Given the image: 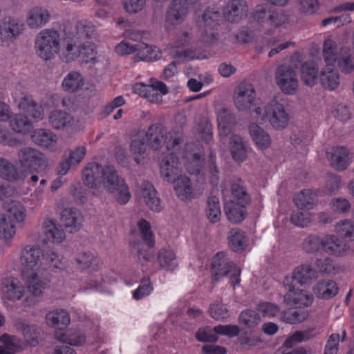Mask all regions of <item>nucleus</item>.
Listing matches in <instances>:
<instances>
[{
    "mask_svg": "<svg viewBox=\"0 0 354 354\" xmlns=\"http://www.w3.org/2000/svg\"><path fill=\"white\" fill-rule=\"evenodd\" d=\"M20 261L23 266L21 276L32 294L38 297L50 282L49 270H64L66 261L54 252L44 254L36 245H27L21 252Z\"/></svg>",
    "mask_w": 354,
    "mask_h": 354,
    "instance_id": "obj_1",
    "label": "nucleus"
},
{
    "mask_svg": "<svg viewBox=\"0 0 354 354\" xmlns=\"http://www.w3.org/2000/svg\"><path fill=\"white\" fill-rule=\"evenodd\" d=\"M82 180L89 187H97L102 184L109 192H117L115 198L120 204H126L131 198L128 185L112 165L102 167L99 163L90 162L82 171Z\"/></svg>",
    "mask_w": 354,
    "mask_h": 354,
    "instance_id": "obj_2",
    "label": "nucleus"
},
{
    "mask_svg": "<svg viewBox=\"0 0 354 354\" xmlns=\"http://www.w3.org/2000/svg\"><path fill=\"white\" fill-rule=\"evenodd\" d=\"M161 176L167 182L174 183V191L178 198L186 201L193 197V188L190 179L180 175L181 173L180 162L178 156L171 152L165 156L160 165Z\"/></svg>",
    "mask_w": 354,
    "mask_h": 354,
    "instance_id": "obj_3",
    "label": "nucleus"
},
{
    "mask_svg": "<svg viewBox=\"0 0 354 354\" xmlns=\"http://www.w3.org/2000/svg\"><path fill=\"white\" fill-rule=\"evenodd\" d=\"M46 319L48 326L57 329L55 337L58 341L70 346H80L85 342L86 337L79 330H64L71 322L70 315L66 310L60 309L50 311L46 315Z\"/></svg>",
    "mask_w": 354,
    "mask_h": 354,
    "instance_id": "obj_4",
    "label": "nucleus"
},
{
    "mask_svg": "<svg viewBox=\"0 0 354 354\" xmlns=\"http://www.w3.org/2000/svg\"><path fill=\"white\" fill-rule=\"evenodd\" d=\"M18 162L22 180L30 179L33 183L39 180L37 174L46 167L44 153L32 147H24L18 151Z\"/></svg>",
    "mask_w": 354,
    "mask_h": 354,
    "instance_id": "obj_5",
    "label": "nucleus"
},
{
    "mask_svg": "<svg viewBox=\"0 0 354 354\" xmlns=\"http://www.w3.org/2000/svg\"><path fill=\"white\" fill-rule=\"evenodd\" d=\"M76 28L77 32L73 37H66L63 41V46L59 48V58L65 63L76 60L81 55L82 39L88 38L92 27L87 21H79Z\"/></svg>",
    "mask_w": 354,
    "mask_h": 354,
    "instance_id": "obj_6",
    "label": "nucleus"
},
{
    "mask_svg": "<svg viewBox=\"0 0 354 354\" xmlns=\"http://www.w3.org/2000/svg\"><path fill=\"white\" fill-rule=\"evenodd\" d=\"M303 246L308 253H314L322 249L328 254L335 256H342L349 249L346 243L333 234L326 235L323 239L309 235L304 241Z\"/></svg>",
    "mask_w": 354,
    "mask_h": 354,
    "instance_id": "obj_7",
    "label": "nucleus"
},
{
    "mask_svg": "<svg viewBox=\"0 0 354 354\" xmlns=\"http://www.w3.org/2000/svg\"><path fill=\"white\" fill-rule=\"evenodd\" d=\"M137 225L142 241L131 242L132 252L137 253L140 261L150 262L154 259L152 250L155 245V238L151 224L146 219L142 218L138 222Z\"/></svg>",
    "mask_w": 354,
    "mask_h": 354,
    "instance_id": "obj_8",
    "label": "nucleus"
},
{
    "mask_svg": "<svg viewBox=\"0 0 354 354\" xmlns=\"http://www.w3.org/2000/svg\"><path fill=\"white\" fill-rule=\"evenodd\" d=\"M145 134L148 146L154 150H158L165 145L167 149L170 151L178 147L183 142L181 135L174 131L167 133L165 127L160 124L151 125Z\"/></svg>",
    "mask_w": 354,
    "mask_h": 354,
    "instance_id": "obj_9",
    "label": "nucleus"
},
{
    "mask_svg": "<svg viewBox=\"0 0 354 354\" xmlns=\"http://www.w3.org/2000/svg\"><path fill=\"white\" fill-rule=\"evenodd\" d=\"M257 119L263 121L268 120L274 129H282L286 128L289 122L288 114L286 112L283 106L272 100L266 106L261 107L259 105L252 109Z\"/></svg>",
    "mask_w": 354,
    "mask_h": 354,
    "instance_id": "obj_10",
    "label": "nucleus"
},
{
    "mask_svg": "<svg viewBox=\"0 0 354 354\" xmlns=\"http://www.w3.org/2000/svg\"><path fill=\"white\" fill-rule=\"evenodd\" d=\"M211 272L212 280L215 281L230 274V283L234 287L240 283V270L223 252H218L213 257L211 263Z\"/></svg>",
    "mask_w": 354,
    "mask_h": 354,
    "instance_id": "obj_11",
    "label": "nucleus"
},
{
    "mask_svg": "<svg viewBox=\"0 0 354 354\" xmlns=\"http://www.w3.org/2000/svg\"><path fill=\"white\" fill-rule=\"evenodd\" d=\"M59 34L53 30H41L35 40L37 54L44 60L54 58L59 52Z\"/></svg>",
    "mask_w": 354,
    "mask_h": 354,
    "instance_id": "obj_12",
    "label": "nucleus"
},
{
    "mask_svg": "<svg viewBox=\"0 0 354 354\" xmlns=\"http://www.w3.org/2000/svg\"><path fill=\"white\" fill-rule=\"evenodd\" d=\"M221 21V14L214 7L208 8L205 10L202 21L204 26L203 38L205 42L214 43L218 39L217 30Z\"/></svg>",
    "mask_w": 354,
    "mask_h": 354,
    "instance_id": "obj_13",
    "label": "nucleus"
},
{
    "mask_svg": "<svg viewBox=\"0 0 354 354\" xmlns=\"http://www.w3.org/2000/svg\"><path fill=\"white\" fill-rule=\"evenodd\" d=\"M283 284L288 288V292L283 297L287 305L295 306L297 308H304L312 304L313 295L306 290L295 288L293 284L290 283L289 277H285Z\"/></svg>",
    "mask_w": 354,
    "mask_h": 354,
    "instance_id": "obj_14",
    "label": "nucleus"
},
{
    "mask_svg": "<svg viewBox=\"0 0 354 354\" xmlns=\"http://www.w3.org/2000/svg\"><path fill=\"white\" fill-rule=\"evenodd\" d=\"M276 83L285 94L294 95L299 87L296 72L284 65L279 66L275 73Z\"/></svg>",
    "mask_w": 354,
    "mask_h": 354,
    "instance_id": "obj_15",
    "label": "nucleus"
},
{
    "mask_svg": "<svg viewBox=\"0 0 354 354\" xmlns=\"http://www.w3.org/2000/svg\"><path fill=\"white\" fill-rule=\"evenodd\" d=\"M234 104L239 110H246L257 107L254 104L256 92L252 84L247 82L240 83L234 91Z\"/></svg>",
    "mask_w": 354,
    "mask_h": 354,
    "instance_id": "obj_16",
    "label": "nucleus"
},
{
    "mask_svg": "<svg viewBox=\"0 0 354 354\" xmlns=\"http://www.w3.org/2000/svg\"><path fill=\"white\" fill-rule=\"evenodd\" d=\"M198 0H173L166 13V21L171 25L181 23L186 17L189 6Z\"/></svg>",
    "mask_w": 354,
    "mask_h": 354,
    "instance_id": "obj_17",
    "label": "nucleus"
},
{
    "mask_svg": "<svg viewBox=\"0 0 354 354\" xmlns=\"http://www.w3.org/2000/svg\"><path fill=\"white\" fill-rule=\"evenodd\" d=\"M24 24L19 19L6 17L0 21V43L17 38L21 34Z\"/></svg>",
    "mask_w": 354,
    "mask_h": 354,
    "instance_id": "obj_18",
    "label": "nucleus"
},
{
    "mask_svg": "<svg viewBox=\"0 0 354 354\" xmlns=\"http://www.w3.org/2000/svg\"><path fill=\"white\" fill-rule=\"evenodd\" d=\"M1 291L4 299L15 301L24 297L26 288L18 279L8 277L2 279Z\"/></svg>",
    "mask_w": 354,
    "mask_h": 354,
    "instance_id": "obj_19",
    "label": "nucleus"
},
{
    "mask_svg": "<svg viewBox=\"0 0 354 354\" xmlns=\"http://www.w3.org/2000/svg\"><path fill=\"white\" fill-rule=\"evenodd\" d=\"M328 159L333 168L337 171H344L351 161V155L344 147H336L328 153Z\"/></svg>",
    "mask_w": 354,
    "mask_h": 354,
    "instance_id": "obj_20",
    "label": "nucleus"
},
{
    "mask_svg": "<svg viewBox=\"0 0 354 354\" xmlns=\"http://www.w3.org/2000/svg\"><path fill=\"white\" fill-rule=\"evenodd\" d=\"M140 194L151 210L159 212L162 209L158 192L150 182L144 181L142 183Z\"/></svg>",
    "mask_w": 354,
    "mask_h": 354,
    "instance_id": "obj_21",
    "label": "nucleus"
},
{
    "mask_svg": "<svg viewBox=\"0 0 354 354\" xmlns=\"http://www.w3.org/2000/svg\"><path fill=\"white\" fill-rule=\"evenodd\" d=\"M248 12V5L245 0H230L223 9L225 19L230 22H236Z\"/></svg>",
    "mask_w": 354,
    "mask_h": 354,
    "instance_id": "obj_22",
    "label": "nucleus"
},
{
    "mask_svg": "<svg viewBox=\"0 0 354 354\" xmlns=\"http://www.w3.org/2000/svg\"><path fill=\"white\" fill-rule=\"evenodd\" d=\"M75 261L82 271L94 272L98 271L102 265L101 259L91 252H84L76 256Z\"/></svg>",
    "mask_w": 354,
    "mask_h": 354,
    "instance_id": "obj_23",
    "label": "nucleus"
},
{
    "mask_svg": "<svg viewBox=\"0 0 354 354\" xmlns=\"http://www.w3.org/2000/svg\"><path fill=\"white\" fill-rule=\"evenodd\" d=\"M249 204L229 201L224 205V212L227 219L232 223L242 222L247 214V206Z\"/></svg>",
    "mask_w": 354,
    "mask_h": 354,
    "instance_id": "obj_24",
    "label": "nucleus"
},
{
    "mask_svg": "<svg viewBox=\"0 0 354 354\" xmlns=\"http://www.w3.org/2000/svg\"><path fill=\"white\" fill-rule=\"evenodd\" d=\"M61 221L70 232H73L80 229L83 216L77 209L66 208L61 213Z\"/></svg>",
    "mask_w": 354,
    "mask_h": 354,
    "instance_id": "obj_25",
    "label": "nucleus"
},
{
    "mask_svg": "<svg viewBox=\"0 0 354 354\" xmlns=\"http://www.w3.org/2000/svg\"><path fill=\"white\" fill-rule=\"evenodd\" d=\"M318 277V272L313 269L310 266L303 264L297 266L292 275L290 278V283L293 284L297 281L299 284H306L312 282Z\"/></svg>",
    "mask_w": 354,
    "mask_h": 354,
    "instance_id": "obj_26",
    "label": "nucleus"
},
{
    "mask_svg": "<svg viewBox=\"0 0 354 354\" xmlns=\"http://www.w3.org/2000/svg\"><path fill=\"white\" fill-rule=\"evenodd\" d=\"M43 230L46 239L50 242L60 243L65 239L64 229L53 219L47 218L44 221Z\"/></svg>",
    "mask_w": 354,
    "mask_h": 354,
    "instance_id": "obj_27",
    "label": "nucleus"
},
{
    "mask_svg": "<svg viewBox=\"0 0 354 354\" xmlns=\"http://www.w3.org/2000/svg\"><path fill=\"white\" fill-rule=\"evenodd\" d=\"M147 146V134L145 131H138L132 138L130 151L134 156V160L137 164H141L142 160L139 156L145 153Z\"/></svg>",
    "mask_w": 354,
    "mask_h": 354,
    "instance_id": "obj_28",
    "label": "nucleus"
},
{
    "mask_svg": "<svg viewBox=\"0 0 354 354\" xmlns=\"http://www.w3.org/2000/svg\"><path fill=\"white\" fill-rule=\"evenodd\" d=\"M31 139L36 145L45 148L55 147L57 141V136L55 133L50 130L44 129L35 130L31 135Z\"/></svg>",
    "mask_w": 354,
    "mask_h": 354,
    "instance_id": "obj_29",
    "label": "nucleus"
},
{
    "mask_svg": "<svg viewBox=\"0 0 354 354\" xmlns=\"http://www.w3.org/2000/svg\"><path fill=\"white\" fill-rule=\"evenodd\" d=\"M317 192L311 189H304L293 198L295 206L300 209H311L316 204Z\"/></svg>",
    "mask_w": 354,
    "mask_h": 354,
    "instance_id": "obj_30",
    "label": "nucleus"
},
{
    "mask_svg": "<svg viewBox=\"0 0 354 354\" xmlns=\"http://www.w3.org/2000/svg\"><path fill=\"white\" fill-rule=\"evenodd\" d=\"M249 132L252 140L259 149L264 150L270 147V136L259 125L254 123L250 124Z\"/></svg>",
    "mask_w": 354,
    "mask_h": 354,
    "instance_id": "obj_31",
    "label": "nucleus"
},
{
    "mask_svg": "<svg viewBox=\"0 0 354 354\" xmlns=\"http://www.w3.org/2000/svg\"><path fill=\"white\" fill-rule=\"evenodd\" d=\"M50 19V13L41 7L32 8L27 17V24L32 28H41L44 26Z\"/></svg>",
    "mask_w": 354,
    "mask_h": 354,
    "instance_id": "obj_32",
    "label": "nucleus"
},
{
    "mask_svg": "<svg viewBox=\"0 0 354 354\" xmlns=\"http://www.w3.org/2000/svg\"><path fill=\"white\" fill-rule=\"evenodd\" d=\"M49 122L54 129L63 130L71 127L73 124L74 118L64 111L55 110L50 114Z\"/></svg>",
    "mask_w": 354,
    "mask_h": 354,
    "instance_id": "obj_33",
    "label": "nucleus"
},
{
    "mask_svg": "<svg viewBox=\"0 0 354 354\" xmlns=\"http://www.w3.org/2000/svg\"><path fill=\"white\" fill-rule=\"evenodd\" d=\"M14 326L18 331L23 333L24 336L30 341L32 345L39 342V328L35 325H29L21 319L15 321Z\"/></svg>",
    "mask_w": 354,
    "mask_h": 354,
    "instance_id": "obj_34",
    "label": "nucleus"
},
{
    "mask_svg": "<svg viewBox=\"0 0 354 354\" xmlns=\"http://www.w3.org/2000/svg\"><path fill=\"white\" fill-rule=\"evenodd\" d=\"M19 106L35 120H41L44 117V111L41 106L32 99L30 95H25L19 102Z\"/></svg>",
    "mask_w": 354,
    "mask_h": 354,
    "instance_id": "obj_35",
    "label": "nucleus"
},
{
    "mask_svg": "<svg viewBox=\"0 0 354 354\" xmlns=\"http://www.w3.org/2000/svg\"><path fill=\"white\" fill-rule=\"evenodd\" d=\"M230 145L233 159L238 162H243L247 158V151L243 138L240 136L232 135L230 137Z\"/></svg>",
    "mask_w": 354,
    "mask_h": 354,
    "instance_id": "obj_36",
    "label": "nucleus"
},
{
    "mask_svg": "<svg viewBox=\"0 0 354 354\" xmlns=\"http://www.w3.org/2000/svg\"><path fill=\"white\" fill-rule=\"evenodd\" d=\"M319 332L315 327L305 330H297L293 333L283 343L286 348H291L295 343L306 342L315 337Z\"/></svg>",
    "mask_w": 354,
    "mask_h": 354,
    "instance_id": "obj_37",
    "label": "nucleus"
},
{
    "mask_svg": "<svg viewBox=\"0 0 354 354\" xmlns=\"http://www.w3.org/2000/svg\"><path fill=\"white\" fill-rule=\"evenodd\" d=\"M84 80L81 73L71 71L67 74L62 82V88L65 91L75 93L82 88Z\"/></svg>",
    "mask_w": 354,
    "mask_h": 354,
    "instance_id": "obj_38",
    "label": "nucleus"
},
{
    "mask_svg": "<svg viewBox=\"0 0 354 354\" xmlns=\"http://www.w3.org/2000/svg\"><path fill=\"white\" fill-rule=\"evenodd\" d=\"M157 260L160 268L167 270H174L177 266L174 252L169 248H163L158 251Z\"/></svg>",
    "mask_w": 354,
    "mask_h": 354,
    "instance_id": "obj_39",
    "label": "nucleus"
},
{
    "mask_svg": "<svg viewBox=\"0 0 354 354\" xmlns=\"http://www.w3.org/2000/svg\"><path fill=\"white\" fill-rule=\"evenodd\" d=\"M319 79L322 85L330 91L335 90L339 84V75L334 67H326L322 70Z\"/></svg>",
    "mask_w": 354,
    "mask_h": 354,
    "instance_id": "obj_40",
    "label": "nucleus"
},
{
    "mask_svg": "<svg viewBox=\"0 0 354 354\" xmlns=\"http://www.w3.org/2000/svg\"><path fill=\"white\" fill-rule=\"evenodd\" d=\"M0 177L10 182L22 180L19 169H17L13 164L3 158H0Z\"/></svg>",
    "mask_w": 354,
    "mask_h": 354,
    "instance_id": "obj_41",
    "label": "nucleus"
},
{
    "mask_svg": "<svg viewBox=\"0 0 354 354\" xmlns=\"http://www.w3.org/2000/svg\"><path fill=\"white\" fill-rule=\"evenodd\" d=\"M318 66L314 62H306L301 67V78L308 86H313L318 76Z\"/></svg>",
    "mask_w": 354,
    "mask_h": 354,
    "instance_id": "obj_42",
    "label": "nucleus"
},
{
    "mask_svg": "<svg viewBox=\"0 0 354 354\" xmlns=\"http://www.w3.org/2000/svg\"><path fill=\"white\" fill-rule=\"evenodd\" d=\"M337 283L332 280L320 281L314 288V292L322 299L333 297L337 294Z\"/></svg>",
    "mask_w": 354,
    "mask_h": 354,
    "instance_id": "obj_43",
    "label": "nucleus"
},
{
    "mask_svg": "<svg viewBox=\"0 0 354 354\" xmlns=\"http://www.w3.org/2000/svg\"><path fill=\"white\" fill-rule=\"evenodd\" d=\"M248 239L245 232L240 230H232L230 232L229 245L232 250L240 252L247 246Z\"/></svg>",
    "mask_w": 354,
    "mask_h": 354,
    "instance_id": "obj_44",
    "label": "nucleus"
},
{
    "mask_svg": "<svg viewBox=\"0 0 354 354\" xmlns=\"http://www.w3.org/2000/svg\"><path fill=\"white\" fill-rule=\"evenodd\" d=\"M322 55L326 67H334V64L338 60L337 46L335 41L332 39H326L323 44Z\"/></svg>",
    "mask_w": 354,
    "mask_h": 354,
    "instance_id": "obj_45",
    "label": "nucleus"
},
{
    "mask_svg": "<svg viewBox=\"0 0 354 354\" xmlns=\"http://www.w3.org/2000/svg\"><path fill=\"white\" fill-rule=\"evenodd\" d=\"M234 118L227 111L223 110L218 114V127L222 137L227 136L232 130Z\"/></svg>",
    "mask_w": 354,
    "mask_h": 354,
    "instance_id": "obj_46",
    "label": "nucleus"
},
{
    "mask_svg": "<svg viewBox=\"0 0 354 354\" xmlns=\"http://www.w3.org/2000/svg\"><path fill=\"white\" fill-rule=\"evenodd\" d=\"M206 214L208 220L215 223L220 221L221 216L220 201L216 196H209L207 201Z\"/></svg>",
    "mask_w": 354,
    "mask_h": 354,
    "instance_id": "obj_47",
    "label": "nucleus"
},
{
    "mask_svg": "<svg viewBox=\"0 0 354 354\" xmlns=\"http://www.w3.org/2000/svg\"><path fill=\"white\" fill-rule=\"evenodd\" d=\"M10 127L12 129L20 133H27L31 131L32 128V122L28 120L26 115L23 114H17L10 120Z\"/></svg>",
    "mask_w": 354,
    "mask_h": 354,
    "instance_id": "obj_48",
    "label": "nucleus"
},
{
    "mask_svg": "<svg viewBox=\"0 0 354 354\" xmlns=\"http://www.w3.org/2000/svg\"><path fill=\"white\" fill-rule=\"evenodd\" d=\"M139 48L138 51V57L140 60L144 62H151L159 59L161 57V53L159 50H156L151 46H149L145 43H138Z\"/></svg>",
    "mask_w": 354,
    "mask_h": 354,
    "instance_id": "obj_49",
    "label": "nucleus"
},
{
    "mask_svg": "<svg viewBox=\"0 0 354 354\" xmlns=\"http://www.w3.org/2000/svg\"><path fill=\"white\" fill-rule=\"evenodd\" d=\"M308 317V313L304 310H297L288 308L282 311L281 319L283 322L289 324H296L304 321Z\"/></svg>",
    "mask_w": 354,
    "mask_h": 354,
    "instance_id": "obj_50",
    "label": "nucleus"
},
{
    "mask_svg": "<svg viewBox=\"0 0 354 354\" xmlns=\"http://www.w3.org/2000/svg\"><path fill=\"white\" fill-rule=\"evenodd\" d=\"M239 323L248 328H252L259 325L261 321L259 314L251 309L243 310L239 317Z\"/></svg>",
    "mask_w": 354,
    "mask_h": 354,
    "instance_id": "obj_51",
    "label": "nucleus"
},
{
    "mask_svg": "<svg viewBox=\"0 0 354 354\" xmlns=\"http://www.w3.org/2000/svg\"><path fill=\"white\" fill-rule=\"evenodd\" d=\"M8 214L18 223H22L26 216V210L24 206L18 201H12L8 205Z\"/></svg>",
    "mask_w": 354,
    "mask_h": 354,
    "instance_id": "obj_52",
    "label": "nucleus"
},
{
    "mask_svg": "<svg viewBox=\"0 0 354 354\" xmlns=\"http://www.w3.org/2000/svg\"><path fill=\"white\" fill-rule=\"evenodd\" d=\"M335 232L347 241H354V222L344 220L335 225Z\"/></svg>",
    "mask_w": 354,
    "mask_h": 354,
    "instance_id": "obj_53",
    "label": "nucleus"
},
{
    "mask_svg": "<svg viewBox=\"0 0 354 354\" xmlns=\"http://www.w3.org/2000/svg\"><path fill=\"white\" fill-rule=\"evenodd\" d=\"M216 153L210 151L207 162V174L209 183L213 187H216L219 182V170L216 164Z\"/></svg>",
    "mask_w": 354,
    "mask_h": 354,
    "instance_id": "obj_54",
    "label": "nucleus"
},
{
    "mask_svg": "<svg viewBox=\"0 0 354 354\" xmlns=\"http://www.w3.org/2000/svg\"><path fill=\"white\" fill-rule=\"evenodd\" d=\"M97 52L95 45L90 42L84 43L81 47V57L82 62L85 64H95L97 62Z\"/></svg>",
    "mask_w": 354,
    "mask_h": 354,
    "instance_id": "obj_55",
    "label": "nucleus"
},
{
    "mask_svg": "<svg viewBox=\"0 0 354 354\" xmlns=\"http://www.w3.org/2000/svg\"><path fill=\"white\" fill-rule=\"evenodd\" d=\"M153 287L149 278H144L141 280L138 287L133 291V298L140 300L149 296L153 291Z\"/></svg>",
    "mask_w": 354,
    "mask_h": 354,
    "instance_id": "obj_56",
    "label": "nucleus"
},
{
    "mask_svg": "<svg viewBox=\"0 0 354 354\" xmlns=\"http://www.w3.org/2000/svg\"><path fill=\"white\" fill-rule=\"evenodd\" d=\"M15 232L13 221L10 219L8 220L3 214H0V238L10 239Z\"/></svg>",
    "mask_w": 354,
    "mask_h": 354,
    "instance_id": "obj_57",
    "label": "nucleus"
},
{
    "mask_svg": "<svg viewBox=\"0 0 354 354\" xmlns=\"http://www.w3.org/2000/svg\"><path fill=\"white\" fill-rule=\"evenodd\" d=\"M272 10L271 6L269 5H259L254 10L253 17L259 24H267L268 25Z\"/></svg>",
    "mask_w": 354,
    "mask_h": 354,
    "instance_id": "obj_58",
    "label": "nucleus"
},
{
    "mask_svg": "<svg viewBox=\"0 0 354 354\" xmlns=\"http://www.w3.org/2000/svg\"><path fill=\"white\" fill-rule=\"evenodd\" d=\"M231 193L234 198L233 201L245 204L250 203V196L242 185L238 183H233L231 186Z\"/></svg>",
    "mask_w": 354,
    "mask_h": 354,
    "instance_id": "obj_59",
    "label": "nucleus"
},
{
    "mask_svg": "<svg viewBox=\"0 0 354 354\" xmlns=\"http://www.w3.org/2000/svg\"><path fill=\"white\" fill-rule=\"evenodd\" d=\"M205 158L203 154L195 153L192 160L186 164V169L191 174L198 175L204 165Z\"/></svg>",
    "mask_w": 354,
    "mask_h": 354,
    "instance_id": "obj_60",
    "label": "nucleus"
},
{
    "mask_svg": "<svg viewBox=\"0 0 354 354\" xmlns=\"http://www.w3.org/2000/svg\"><path fill=\"white\" fill-rule=\"evenodd\" d=\"M210 316L216 320H223L230 316V313L226 306L222 303H214L210 305L209 308Z\"/></svg>",
    "mask_w": 354,
    "mask_h": 354,
    "instance_id": "obj_61",
    "label": "nucleus"
},
{
    "mask_svg": "<svg viewBox=\"0 0 354 354\" xmlns=\"http://www.w3.org/2000/svg\"><path fill=\"white\" fill-rule=\"evenodd\" d=\"M174 57L180 62H187L193 59H201L205 58L202 53L194 49H185L176 50Z\"/></svg>",
    "mask_w": 354,
    "mask_h": 354,
    "instance_id": "obj_62",
    "label": "nucleus"
},
{
    "mask_svg": "<svg viewBox=\"0 0 354 354\" xmlns=\"http://www.w3.org/2000/svg\"><path fill=\"white\" fill-rule=\"evenodd\" d=\"M0 342L5 344V348L11 351L13 353L21 350L20 340L15 335L3 334L0 337Z\"/></svg>",
    "mask_w": 354,
    "mask_h": 354,
    "instance_id": "obj_63",
    "label": "nucleus"
},
{
    "mask_svg": "<svg viewBox=\"0 0 354 354\" xmlns=\"http://www.w3.org/2000/svg\"><path fill=\"white\" fill-rule=\"evenodd\" d=\"M257 310L263 317H274L279 313L278 305L270 302H260L257 305Z\"/></svg>",
    "mask_w": 354,
    "mask_h": 354,
    "instance_id": "obj_64",
    "label": "nucleus"
}]
</instances>
